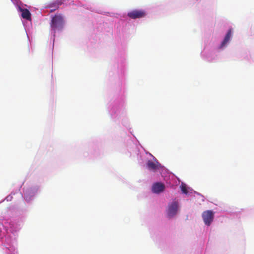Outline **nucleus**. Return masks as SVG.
Returning <instances> with one entry per match:
<instances>
[{
	"label": "nucleus",
	"mask_w": 254,
	"mask_h": 254,
	"mask_svg": "<svg viewBox=\"0 0 254 254\" xmlns=\"http://www.w3.org/2000/svg\"><path fill=\"white\" fill-rule=\"evenodd\" d=\"M147 167L150 170L155 171L160 167L161 165L158 161L153 162L151 160H149L147 163Z\"/></svg>",
	"instance_id": "obj_6"
},
{
	"label": "nucleus",
	"mask_w": 254,
	"mask_h": 254,
	"mask_svg": "<svg viewBox=\"0 0 254 254\" xmlns=\"http://www.w3.org/2000/svg\"><path fill=\"white\" fill-rule=\"evenodd\" d=\"M165 188L164 184L161 182H157L152 185V191L154 193L159 194L163 192Z\"/></svg>",
	"instance_id": "obj_5"
},
{
	"label": "nucleus",
	"mask_w": 254,
	"mask_h": 254,
	"mask_svg": "<svg viewBox=\"0 0 254 254\" xmlns=\"http://www.w3.org/2000/svg\"><path fill=\"white\" fill-rule=\"evenodd\" d=\"M181 189L182 192L184 194H187L188 191L187 190V189L186 188V186L185 184H182L181 186Z\"/></svg>",
	"instance_id": "obj_10"
},
{
	"label": "nucleus",
	"mask_w": 254,
	"mask_h": 254,
	"mask_svg": "<svg viewBox=\"0 0 254 254\" xmlns=\"http://www.w3.org/2000/svg\"><path fill=\"white\" fill-rule=\"evenodd\" d=\"M64 20L61 15H55L52 19L50 26L53 30L61 29L64 26Z\"/></svg>",
	"instance_id": "obj_1"
},
{
	"label": "nucleus",
	"mask_w": 254,
	"mask_h": 254,
	"mask_svg": "<svg viewBox=\"0 0 254 254\" xmlns=\"http://www.w3.org/2000/svg\"><path fill=\"white\" fill-rule=\"evenodd\" d=\"M64 0H56L55 1L50 4V7H54L58 8L60 5H62L64 3Z\"/></svg>",
	"instance_id": "obj_9"
},
{
	"label": "nucleus",
	"mask_w": 254,
	"mask_h": 254,
	"mask_svg": "<svg viewBox=\"0 0 254 254\" xmlns=\"http://www.w3.org/2000/svg\"><path fill=\"white\" fill-rule=\"evenodd\" d=\"M232 36V30L229 29L227 32L223 41L222 42L220 47H223L230 40Z\"/></svg>",
	"instance_id": "obj_8"
},
{
	"label": "nucleus",
	"mask_w": 254,
	"mask_h": 254,
	"mask_svg": "<svg viewBox=\"0 0 254 254\" xmlns=\"http://www.w3.org/2000/svg\"><path fill=\"white\" fill-rule=\"evenodd\" d=\"M178 210V203L176 201H173L171 204L168 205L167 215L169 217H172L175 215Z\"/></svg>",
	"instance_id": "obj_4"
},
{
	"label": "nucleus",
	"mask_w": 254,
	"mask_h": 254,
	"mask_svg": "<svg viewBox=\"0 0 254 254\" xmlns=\"http://www.w3.org/2000/svg\"><path fill=\"white\" fill-rule=\"evenodd\" d=\"M19 10L20 12H22L21 16L23 18L25 19L28 20H31V13L30 11L27 9H23L21 7H19Z\"/></svg>",
	"instance_id": "obj_7"
},
{
	"label": "nucleus",
	"mask_w": 254,
	"mask_h": 254,
	"mask_svg": "<svg viewBox=\"0 0 254 254\" xmlns=\"http://www.w3.org/2000/svg\"><path fill=\"white\" fill-rule=\"evenodd\" d=\"M146 14L144 10H134L128 13L127 16L131 19H137L144 17Z\"/></svg>",
	"instance_id": "obj_3"
},
{
	"label": "nucleus",
	"mask_w": 254,
	"mask_h": 254,
	"mask_svg": "<svg viewBox=\"0 0 254 254\" xmlns=\"http://www.w3.org/2000/svg\"><path fill=\"white\" fill-rule=\"evenodd\" d=\"M202 216L204 223L206 225L209 226L213 220L214 213L212 211L207 210L203 212Z\"/></svg>",
	"instance_id": "obj_2"
}]
</instances>
